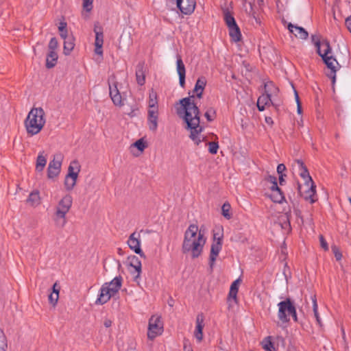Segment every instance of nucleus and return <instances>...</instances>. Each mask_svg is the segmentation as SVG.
Instances as JSON below:
<instances>
[{
  "mask_svg": "<svg viewBox=\"0 0 351 351\" xmlns=\"http://www.w3.org/2000/svg\"><path fill=\"white\" fill-rule=\"evenodd\" d=\"M148 106L149 109L158 108L157 93L153 89L149 93Z\"/></svg>",
  "mask_w": 351,
  "mask_h": 351,
  "instance_id": "nucleus-34",
  "label": "nucleus"
},
{
  "mask_svg": "<svg viewBox=\"0 0 351 351\" xmlns=\"http://www.w3.org/2000/svg\"><path fill=\"white\" fill-rule=\"evenodd\" d=\"M270 104L272 106L274 105L269 95L264 93L258 98L257 108L259 111H263L265 107L269 106Z\"/></svg>",
  "mask_w": 351,
  "mask_h": 351,
  "instance_id": "nucleus-23",
  "label": "nucleus"
},
{
  "mask_svg": "<svg viewBox=\"0 0 351 351\" xmlns=\"http://www.w3.org/2000/svg\"><path fill=\"white\" fill-rule=\"evenodd\" d=\"M198 226L195 224H191L184 232L183 242H186V240L187 239L189 241L188 243L191 244V243L193 241V239H197V234H198Z\"/></svg>",
  "mask_w": 351,
  "mask_h": 351,
  "instance_id": "nucleus-21",
  "label": "nucleus"
},
{
  "mask_svg": "<svg viewBox=\"0 0 351 351\" xmlns=\"http://www.w3.org/2000/svg\"><path fill=\"white\" fill-rule=\"evenodd\" d=\"M331 249H332V252H333L336 260L338 261L341 260L342 254H341V251L339 250V247L337 245H333L331 246Z\"/></svg>",
  "mask_w": 351,
  "mask_h": 351,
  "instance_id": "nucleus-46",
  "label": "nucleus"
},
{
  "mask_svg": "<svg viewBox=\"0 0 351 351\" xmlns=\"http://www.w3.org/2000/svg\"><path fill=\"white\" fill-rule=\"evenodd\" d=\"M177 7L180 12L186 15L192 14L195 8V0H177Z\"/></svg>",
  "mask_w": 351,
  "mask_h": 351,
  "instance_id": "nucleus-14",
  "label": "nucleus"
},
{
  "mask_svg": "<svg viewBox=\"0 0 351 351\" xmlns=\"http://www.w3.org/2000/svg\"><path fill=\"white\" fill-rule=\"evenodd\" d=\"M81 166L77 160L71 161L68 167V173L66 174L67 177H71V178H77Z\"/></svg>",
  "mask_w": 351,
  "mask_h": 351,
  "instance_id": "nucleus-25",
  "label": "nucleus"
},
{
  "mask_svg": "<svg viewBox=\"0 0 351 351\" xmlns=\"http://www.w3.org/2000/svg\"><path fill=\"white\" fill-rule=\"evenodd\" d=\"M100 30H97V27L95 25L94 28V32L95 33V45H101L104 44V34L101 27H99Z\"/></svg>",
  "mask_w": 351,
  "mask_h": 351,
  "instance_id": "nucleus-37",
  "label": "nucleus"
},
{
  "mask_svg": "<svg viewBox=\"0 0 351 351\" xmlns=\"http://www.w3.org/2000/svg\"><path fill=\"white\" fill-rule=\"evenodd\" d=\"M188 243L189 241L187 239L186 240V242L182 243V252L184 254L191 252L193 258H198L201 255L204 245L206 243V239L204 237V232L199 230L197 239H194L191 244Z\"/></svg>",
  "mask_w": 351,
  "mask_h": 351,
  "instance_id": "nucleus-4",
  "label": "nucleus"
},
{
  "mask_svg": "<svg viewBox=\"0 0 351 351\" xmlns=\"http://www.w3.org/2000/svg\"><path fill=\"white\" fill-rule=\"evenodd\" d=\"M72 205V197L69 195H65L58 203L56 215V222L61 226L66 223L65 216L69 212Z\"/></svg>",
  "mask_w": 351,
  "mask_h": 351,
  "instance_id": "nucleus-5",
  "label": "nucleus"
},
{
  "mask_svg": "<svg viewBox=\"0 0 351 351\" xmlns=\"http://www.w3.org/2000/svg\"><path fill=\"white\" fill-rule=\"evenodd\" d=\"M230 208L231 206L228 202H225L221 207V214L227 219H230L232 217Z\"/></svg>",
  "mask_w": 351,
  "mask_h": 351,
  "instance_id": "nucleus-38",
  "label": "nucleus"
},
{
  "mask_svg": "<svg viewBox=\"0 0 351 351\" xmlns=\"http://www.w3.org/2000/svg\"><path fill=\"white\" fill-rule=\"evenodd\" d=\"M27 202L32 206H38L40 204V193L38 190H34L29 195Z\"/></svg>",
  "mask_w": 351,
  "mask_h": 351,
  "instance_id": "nucleus-29",
  "label": "nucleus"
},
{
  "mask_svg": "<svg viewBox=\"0 0 351 351\" xmlns=\"http://www.w3.org/2000/svg\"><path fill=\"white\" fill-rule=\"evenodd\" d=\"M62 156L60 154L53 156V158L50 161L47 168V178L53 179L60 173Z\"/></svg>",
  "mask_w": 351,
  "mask_h": 351,
  "instance_id": "nucleus-10",
  "label": "nucleus"
},
{
  "mask_svg": "<svg viewBox=\"0 0 351 351\" xmlns=\"http://www.w3.org/2000/svg\"><path fill=\"white\" fill-rule=\"evenodd\" d=\"M222 239L223 234H221V236H219L217 238V241L216 242H213L211 245L210 253L209 256V266L211 271L213 269L216 258L222 248Z\"/></svg>",
  "mask_w": 351,
  "mask_h": 351,
  "instance_id": "nucleus-13",
  "label": "nucleus"
},
{
  "mask_svg": "<svg viewBox=\"0 0 351 351\" xmlns=\"http://www.w3.org/2000/svg\"><path fill=\"white\" fill-rule=\"evenodd\" d=\"M319 242H320V245L321 247L325 250V251H327L328 250V243L326 242L325 238L324 237V236L322 234H320L319 236Z\"/></svg>",
  "mask_w": 351,
  "mask_h": 351,
  "instance_id": "nucleus-52",
  "label": "nucleus"
},
{
  "mask_svg": "<svg viewBox=\"0 0 351 351\" xmlns=\"http://www.w3.org/2000/svg\"><path fill=\"white\" fill-rule=\"evenodd\" d=\"M345 25L348 31L351 33V16L347 17L345 21Z\"/></svg>",
  "mask_w": 351,
  "mask_h": 351,
  "instance_id": "nucleus-58",
  "label": "nucleus"
},
{
  "mask_svg": "<svg viewBox=\"0 0 351 351\" xmlns=\"http://www.w3.org/2000/svg\"><path fill=\"white\" fill-rule=\"evenodd\" d=\"M311 40H312V42L314 43L315 47L317 48V52L319 54V53L322 52V51L320 49L322 42L320 41L319 36L313 34L311 36Z\"/></svg>",
  "mask_w": 351,
  "mask_h": 351,
  "instance_id": "nucleus-43",
  "label": "nucleus"
},
{
  "mask_svg": "<svg viewBox=\"0 0 351 351\" xmlns=\"http://www.w3.org/2000/svg\"><path fill=\"white\" fill-rule=\"evenodd\" d=\"M293 313H291L289 316H291L293 317V319L294 322H298V317H297V313H296V308H295L293 311Z\"/></svg>",
  "mask_w": 351,
  "mask_h": 351,
  "instance_id": "nucleus-60",
  "label": "nucleus"
},
{
  "mask_svg": "<svg viewBox=\"0 0 351 351\" xmlns=\"http://www.w3.org/2000/svg\"><path fill=\"white\" fill-rule=\"evenodd\" d=\"M204 326V315L202 313L198 314L196 317V328L194 332V336L198 342H200L203 339Z\"/></svg>",
  "mask_w": 351,
  "mask_h": 351,
  "instance_id": "nucleus-19",
  "label": "nucleus"
},
{
  "mask_svg": "<svg viewBox=\"0 0 351 351\" xmlns=\"http://www.w3.org/2000/svg\"><path fill=\"white\" fill-rule=\"evenodd\" d=\"M282 228L285 229L287 228L289 230L291 229V223L288 216H287L286 220L282 224Z\"/></svg>",
  "mask_w": 351,
  "mask_h": 351,
  "instance_id": "nucleus-56",
  "label": "nucleus"
},
{
  "mask_svg": "<svg viewBox=\"0 0 351 351\" xmlns=\"http://www.w3.org/2000/svg\"><path fill=\"white\" fill-rule=\"evenodd\" d=\"M64 39V53L65 55L70 54L71 51L73 49L75 44H74V38L73 36H66V38Z\"/></svg>",
  "mask_w": 351,
  "mask_h": 351,
  "instance_id": "nucleus-31",
  "label": "nucleus"
},
{
  "mask_svg": "<svg viewBox=\"0 0 351 351\" xmlns=\"http://www.w3.org/2000/svg\"><path fill=\"white\" fill-rule=\"evenodd\" d=\"M127 243L129 247L136 254L140 255L143 258H145V255L141 248L140 234L138 232H134L132 233L130 235Z\"/></svg>",
  "mask_w": 351,
  "mask_h": 351,
  "instance_id": "nucleus-12",
  "label": "nucleus"
},
{
  "mask_svg": "<svg viewBox=\"0 0 351 351\" xmlns=\"http://www.w3.org/2000/svg\"><path fill=\"white\" fill-rule=\"evenodd\" d=\"M262 347L267 351H276L274 343L271 341L270 336L265 337L262 341Z\"/></svg>",
  "mask_w": 351,
  "mask_h": 351,
  "instance_id": "nucleus-32",
  "label": "nucleus"
},
{
  "mask_svg": "<svg viewBox=\"0 0 351 351\" xmlns=\"http://www.w3.org/2000/svg\"><path fill=\"white\" fill-rule=\"evenodd\" d=\"M66 23L61 22L58 27V29L60 31V35L62 38H66L67 35V29H66Z\"/></svg>",
  "mask_w": 351,
  "mask_h": 351,
  "instance_id": "nucleus-42",
  "label": "nucleus"
},
{
  "mask_svg": "<svg viewBox=\"0 0 351 351\" xmlns=\"http://www.w3.org/2000/svg\"><path fill=\"white\" fill-rule=\"evenodd\" d=\"M60 290V286L58 283V282H56L53 284V287H52V291L51 292H53V293H54L56 294H59Z\"/></svg>",
  "mask_w": 351,
  "mask_h": 351,
  "instance_id": "nucleus-55",
  "label": "nucleus"
},
{
  "mask_svg": "<svg viewBox=\"0 0 351 351\" xmlns=\"http://www.w3.org/2000/svg\"><path fill=\"white\" fill-rule=\"evenodd\" d=\"M109 86V95L110 97L115 106H123V99L118 89L116 76L114 75H111L108 80Z\"/></svg>",
  "mask_w": 351,
  "mask_h": 351,
  "instance_id": "nucleus-7",
  "label": "nucleus"
},
{
  "mask_svg": "<svg viewBox=\"0 0 351 351\" xmlns=\"http://www.w3.org/2000/svg\"><path fill=\"white\" fill-rule=\"evenodd\" d=\"M206 85V80L204 77H200L197 80L193 92L196 93L197 98L201 99L202 97Z\"/></svg>",
  "mask_w": 351,
  "mask_h": 351,
  "instance_id": "nucleus-24",
  "label": "nucleus"
},
{
  "mask_svg": "<svg viewBox=\"0 0 351 351\" xmlns=\"http://www.w3.org/2000/svg\"><path fill=\"white\" fill-rule=\"evenodd\" d=\"M287 168L284 164H279L277 167V173L279 176L285 175L284 172L286 171Z\"/></svg>",
  "mask_w": 351,
  "mask_h": 351,
  "instance_id": "nucleus-54",
  "label": "nucleus"
},
{
  "mask_svg": "<svg viewBox=\"0 0 351 351\" xmlns=\"http://www.w3.org/2000/svg\"><path fill=\"white\" fill-rule=\"evenodd\" d=\"M136 79L137 84L140 86H143L145 83V62L141 61L138 63L136 69Z\"/></svg>",
  "mask_w": 351,
  "mask_h": 351,
  "instance_id": "nucleus-22",
  "label": "nucleus"
},
{
  "mask_svg": "<svg viewBox=\"0 0 351 351\" xmlns=\"http://www.w3.org/2000/svg\"><path fill=\"white\" fill-rule=\"evenodd\" d=\"M241 279L238 278L235 280L230 285V291L228 297V299L229 300L230 299H233L235 302H237V295L239 291V285L241 283Z\"/></svg>",
  "mask_w": 351,
  "mask_h": 351,
  "instance_id": "nucleus-28",
  "label": "nucleus"
},
{
  "mask_svg": "<svg viewBox=\"0 0 351 351\" xmlns=\"http://www.w3.org/2000/svg\"><path fill=\"white\" fill-rule=\"evenodd\" d=\"M59 294H56L53 292H51L49 295V302L50 304L55 306L58 301Z\"/></svg>",
  "mask_w": 351,
  "mask_h": 351,
  "instance_id": "nucleus-49",
  "label": "nucleus"
},
{
  "mask_svg": "<svg viewBox=\"0 0 351 351\" xmlns=\"http://www.w3.org/2000/svg\"><path fill=\"white\" fill-rule=\"evenodd\" d=\"M287 27L291 33L293 34L296 37H299L301 39L306 40L308 36V32L302 27L294 25L289 23Z\"/></svg>",
  "mask_w": 351,
  "mask_h": 351,
  "instance_id": "nucleus-20",
  "label": "nucleus"
},
{
  "mask_svg": "<svg viewBox=\"0 0 351 351\" xmlns=\"http://www.w3.org/2000/svg\"><path fill=\"white\" fill-rule=\"evenodd\" d=\"M265 94L269 95L271 97L272 95H276L279 92L278 88L274 84L272 81H268L264 84Z\"/></svg>",
  "mask_w": 351,
  "mask_h": 351,
  "instance_id": "nucleus-30",
  "label": "nucleus"
},
{
  "mask_svg": "<svg viewBox=\"0 0 351 351\" xmlns=\"http://www.w3.org/2000/svg\"><path fill=\"white\" fill-rule=\"evenodd\" d=\"M128 261L129 265L133 267L135 270V273H136V274L134 276V280L138 284V279L140 278L141 273V262L139 258L134 255L128 256Z\"/></svg>",
  "mask_w": 351,
  "mask_h": 351,
  "instance_id": "nucleus-15",
  "label": "nucleus"
},
{
  "mask_svg": "<svg viewBox=\"0 0 351 351\" xmlns=\"http://www.w3.org/2000/svg\"><path fill=\"white\" fill-rule=\"evenodd\" d=\"M286 175H280L279 176V183L280 185H283V183L285 182L284 177H285Z\"/></svg>",
  "mask_w": 351,
  "mask_h": 351,
  "instance_id": "nucleus-64",
  "label": "nucleus"
},
{
  "mask_svg": "<svg viewBox=\"0 0 351 351\" xmlns=\"http://www.w3.org/2000/svg\"><path fill=\"white\" fill-rule=\"evenodd\" d=\"M294 95H295V101H296L297 104H301L298 93L295 89H294Z\"/></svg>",
  "mask_w": 351,
  "mask_h": 351,
  "instance_id": "nucleus-62",
  "label": "nucleus"
},
{
  "mask_svg": "<svg viewBox=\"0 0 351 351\" xmlns=\"http://www.w3.org/2000/svg\"><path fill=\"white\" fill-rule=\"evenodd\" d=\"M312 302H313V311L314 316L316 319L317 324L319 326H322V324L321 318H320L319 313H318V305H317V299H316L315 295H313L312 297Z\"/></svg>",
  "mask_w": 351,
  "mask_h": 351,
  "instance_id": "nucleus-35",
  "label": "nucleus"
},
{
  "mask_svg": "<svg viewBox=\"0 0 351 351\" xmlns=\"http://www.w3.org/2000/svg\"><path fill=\"white\" fill-rule=\"evenodd\" d=\"M229 35L231 40L235 43L239 42L241 40V33L240 28L237 24L228 27Z\"/></svg>",
  "mask_w": 351,
  "mask_h": 351,
  "instance_id": "nucleus-26",
  "label": "nucleus"
},
{
  "mask_svg": "<svg viewBox=\"0 0 351 351\" xmlns=\"http://www.w3.org/2000/svg\"><path fill=\"white\" fill-rule=\"evenodd\" d=\"M195 95L182 98L179 100L180 107L178 108L176 111L179 117H182L186 123V129L191 130L190 138L199 145L202 140L198 136L203 128L199 125L200 123V111L193 99Z\"/></svg>",
  "mask_w": 351,
  "mask_h": 351,
  "instance_id": "nucleus-1",
  "label": "nucleus"
},
{
  "mask_svg": "<svg viewBox=\"0 0 351 351\" xmlns=\"http://www.w3.org/2000/svg\"><path fill=\"white\" fill-rule=\"evenodd\" d=\"M184 344V351H193V349L191 346L190 341L188 339L184 338L183 341Z\"/></svg>",
  "mask_w": 351,
  "mask_h": 351,
  "instance_id": "nucleus-53",
  "label": "nucleus"
},
{
  "mask_svg": "<svg viewBox=\"0 0 351 351\" xmlns=\"http://www.w3.org/2000/svg\"><path fill=\"white\" fill-rule=\"evenodd\" d=\"M204 116L208 121H213L216 118V111L213 108H209Z\"/></svg>",
  "mask_w": 351,
  "mask_h": 351,
  "instance_id": "nucleus-41",
  "label": "nucleus"
},
{
  "mask_svg": "<svg viewBox=\"0 0 351 351\" xmlns=\"http://www.w3.org/2000/svg\"><path fill=\"white\" fill-rule=\"evenodd\" d=\"M297 185L298 193L305 200L309 201L311 204L317 201V199L315 198L316 195V186L314 182H310L308 187H305L306 189L304 191L302 190V186L300 183H298Z\"/></svg>",
  "mask_w": 351,
  "mask_h": 351,
  "instance_id": "nucleus-11",
  "label": "nucleus"
},
{
  "mask_svg": "<svg viewBox=\"0 0 351 351\" xmlns=\"http://www.w3.org/2000/svg\"><path fill=\"white\" fill-rule=\"evenodd\" d=\"M177 72L179 75V84L182 88L185 86L186 69L180 56L177 57Z\"/></svg>",
  "mask_w": 351,
  "mask_h": 351,
  "instance_id": "nucleus-18",
  "label": "nucleus"
},
{
  "mask_svg": "<svg viewBox=\"0 0 351 351\" xmlns=\"http://www.w3.org/2000/svg\"><path fill=\"white\" fill-rule=\"evenodd\" d=\"M223 19L228 28L237 24L233 15L228 9L223 10Z\"/></svg>",
  "mask_w": 351,
  "mask_h": 351,
  "instance_id": "nucleus-33",
  "label": "nucleus"
},
{
  "mask_svg": "<svg viewBox=\"0 0 351 351\" xmlns=\"http://www.w3.org/2000/svg\"><path fill=\"white\" fill-rule=\"evenodd\" d=\"M46 163V158L43 155V153H40L37 157L36 169L38 171H42L45 167Z\"/></svg>",
  "mask_w": 351,
  "mask_h": 351,
  "instance_id": "nucleus-36",
  "label": "nucleus"
},
{
  "mask_svg": "<svg viewBox=\"0 0 351 351\" xmlns=\"http://www.w3.org/2000/svg\"><path fill=\"white\" fill-rule=\"evenodd\" d=\"M296 162L300 170V176L304 179V187H308L310 182H313L309 172L302 160H297Z\"/></svg>",
  "mask_w": 351,
  "mask_h": 351,
  "instance_id": "nucleus-17",
  "label": "nucleus"
},
{
  "mask_svg": "<svg viewBox=\"0 0 351 351\" xmlns=\"http://www.w3.org/2000/svg\"><path fill=\"white\" fill-rule=\"evenodd\" d=\"M265 122L269 125H272L274 123L273 119L269 117H265Z\"/></svg>",
  "mask_w": 351,
  "mask_h": 351,
  "instance_id": "nucleus-63",
  "label": "nucleus"
},
{
  "mask_svg": "<svg viewBox=\"0 0 351 351\" xmlns=\"http://www.w3.org/2000/svg\"><path fill=\"white\" fill-rule=\"evenodd\" d=\"M7 346L6 337L3 330L0 328V351H6Z\"/></svg>",
  "mask_w": 351,
  "mask_h": 351,
  "instance_id": "nucleus-40",
  "label": "nucleus"
},
{
  "mask_svg": "<svg viewBox=\"0 0 351 351\" xmlns=\"http://www.w3.org/2000/svg\"><path fill=\"white\" fill-rule=\"evenodd\" d=\"M104 325L106 328H109L112 325V321L110 319H106L104 322Z\"/></svg>",
  "mask_w": 351,
  "mask_h": 351,
  "instance_id": "nucleus-61",
  "label": "nucleus"
},
{
  "mask_svg": "<svg viewBox=\"0 0 351 351\" xmlns=\"http://www.w3.org/2000/svg\"><path fill=\"white\" fill-rule=\"evenodd\" d=\"M208 151L211 154H216L219 149L218 142L212 141L208 143Z\"/></svg>",
  "mask_w": 351,
  "mask_h": 351,
  "instance_id": "nucleus-45",
  "label": "nucleus"
},
{
  "mask_svg": "<svg viewBox=\"0 0 351 351\" xmlns=\"http://www.w3.org/2000/svg\"><path fill=\"white\" fill-rule=\"evenodd\" d=\"M163 330V324L160 317L152 316L149 320L147 337L154 339Z\"/></svg>",
  "mask_w": 351,
  "mask_h": 351,
  "instance_id": "nucleus-8",
  "label": "nucleus"
},
{
  "mask_svg": "<svg viewBox=\"0 0 351 351\" xmlns=\"http://www.w3.org/2000/svg\"><path fill=\"white\" fill-rule=\"evenodd\" d=\"M133 145L136 147L139 151L141 152H143L146 145H145V143L144 142L143 139V138H141V139H138L137 140L134 144Z\"/></svg>",
  "mask_w": 351,
  "mask_h": 351,
  "instance_id": "nucleus-50",
  "label": "nucleus"
},
{
  "mask_svg": "<svg viewBox=\"0 0 351 351\" xmlns=\"http://www.w3.org/2000/svg\"><path fill=\"white\" fill-rule=\"evenodd\" d=\"M266 180L271 182V184H274V182H277V178L274 176H268L266 178Z\"/></svg>",
  "mask_w": 351,
  "mask_h": 351,
  "instance_id": "nucleus-59",
  "label": "nucleus"
},
{
  "mask_svg": "<svg viewBox=\"0 0 351 351\" xmlns=\"http://www.w3.org/2000/svg\"><path fill=\"white\" fill-rule=\"evenodd\" d=\"M322 58L324 64L330 70V73L327 75V76L332 80V82L334 84L336 80V72L337 71L335 63L340 67V65L336 58H335L332 56H328L326 54H322V53H319L318 54Z\"/></svg>",
  "mask_w": 351,
  "mask_h": 351,
  "instance_id": "nucleus-9",
  "label": "nucleus"
},
{
  "mask_svg": "<svg viewBox=\"0 0 351 351\" xmlns=\"http://www.w3.org/2000/svg\"><path fill=\"white\" fill-rule=\"evenodd\" d=\"M278 317L282 323L289 322V315L293 313L295 308L294 302L291 298H287L285 300L280 302L278 304Z\"/></svg>",
  "mask_w": 351,
  "mask_h": 351,
  "instance_id": "nucleus-6",
  "label": "nucleus"
},
{
  "mask_svg": "<svg viewBox=\"0 0 351 351\" xmlns=\"http://www.w3.org/2000/svg\"><path fill=\"white\" fill-rule=\"evenodd\" d=\"M158 110L149 109L147 112V123L149 129L155 132L158 128Z\"/></svg>",
  "mask_w": 351,
  "mask_h": 351,
  "instance_id": "nucleus-16",
  "label": "nucleus"
},
{
  "mask_svg": "<svg viewBox=\"0 0 351 351\" xmlns=\"http://www.w3.org/2000/svg\"><path fill=\"white\" fill-rule=\"evenodd\" d=\"M45 111L42 108H33L24 121L27 135L33 136L38 134L45 124Z\"/></svg>",
  "mask_w": 351,
  "mask_h": 351,
  "instance_id": "nucleus-2",
  "label": "nucleus"
},
{
  "mask_svg": "<svg viewBox=\"0 0 351 351\" xmlns=\"http://www.w3.org/2000/svg\"><path fill=\"white\" fill-rule=\"evenodd\" d=\"M82 1H83L84 9L87 12H90L93 8V0H82Z\"/></svg>",
  "mask_w": 351,
  "mask_h": 351,
  "instance_id": "nucleus-51",
  "label": "nucleus"
},
{
  "mask_svg": "<svg viewBox=\"0 0 351 351\" xmlns=\"http://www.w3.org/2000/svg\"><path fill=\"white\" fill-rule=\"evenodd\" d=\"M123 278L121 276H116L110 282H105L100 289V293L95 301L96 304H104L114 297L121 289Z\"/></svg>",
  "mask_w": 351,
  "mask_h": 351,
  "instance_id": "nucleus-3",
  "label": "nucleus"
},
{
  "mask_svg": "<svg viewBox=\"0 0 351 351\" xmlns=\"http://www.w3.org/2000/svg\"><path fill=\"white\" fill-rule=\"evenodd\" d=\"M321 45L325 47L324 52L322 54L328 55L332 52V48L330 45V42L328 40H323Z\"/></svg>",
  "mask_w": 351,
  "mask_h": 351,
  "instance_id": "nucleus-47",
  "label": "nucleus"
},
{
  "mask_svg": "<svg viewBox=\"0 0 351 351\" xmlns=\"http://www.w3.org/2000/svg\"><path fill=\"white\" fill-rule=\"evenodd\" d=\"M58 43L56 38H51L48 45L49 50L56 51V49L58 48Z\"/></svg>",
  "mask_w": 351,
  "mask_h": 351,
  "instance_id": "nucleus-48",
  "label": "nucleus"
},
{
  "mask_svg": "<svg viewBox=\"0 0 351 351\" xmlns=\"http://www.w3.org/2000/svg\"><path fill=\"white\" fill-rule=\"evenodd\" d=\"M58 58V56L56 51H49L46 58V67L47 69L54 67L57 63Z\"/></svg>",
  "mask_w": 351,
  "mask_h": 351,
  "instance_id": "nucleus-27",
  "label": "nucleus"
},
{
  "mask_svg": "<svg viewBox=\"0 0 351 351\" xmlns=\"http://www.w3.org/2000/svg\"><path fill=\"white\" fill-rule=\"evenodd\" d=\"M95 53L97 54V55L102 56V54H103V50H102L103 45H95Z\"/></svg>",
  "mask_w": 351,
  "mask_h": 351,
  "instance_id": "nucleus-57",
  "label": "nucleus"
},
{
  "mask_svg": "<svg viewBox=\"0 0 351 351\" xmlns=\"http://www.w3.org/2000/svg\"><path fill=\"white\" fill-rule=\"evenodd\" d=\"M271 199L274 202L276 203H282L285 199V196L283 193H271Z\"/></svg>",
  "mask_w": 351,
  "mask_h": 351,
  "instance_id": "nucleus-44",
  "label": "nucleus"
},
{
  "mask_svg": "<svg viewBox=\"0 0 351 351\" xmlns=\"http://www.w3.org/2000/svg\"><path fill=\"white\" fill-rule=\"evenodd\" d=\"M77 179V178H71V177H67V176H66L64 180V186L67 191H71L73 189L76 184Z\"/></svg>",
  "mask_w": 351,
  "mask_h": 351,
  "instance_id": "nucleus-39",
  "label": "nucleus"
}]
</instances>
